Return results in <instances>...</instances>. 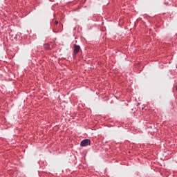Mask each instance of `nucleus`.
I'll return each mask as SVG.
<instances>
[{"label": "nucleus", "mask_w": 177, "mask_h": 177, "mask_svg": "<svg viewBox=\"0 0 177 177\" xmlns=\"http://www.w3.org/2000/svg\"><path fill=\"white\" fill-rule=\"evenodd\" d=\"M59 27H63V25L62 24H59Z\"/></svg>", "instance_id": "obj_6"}, {"label": "nucleus", "mask_w": 177, "mask_h": 177, "mask_svg": "<svg viewBox=\"0 0 177 177\" xmlns=\"http://www.w3.org/2000/svg\"><path fill=\"white\" fill-rule=\"evenodd\" d=\"M55 24H56V25L59 24V21H55Z\"/></svg>", "instance_id": "obj_4"}, {"label": "nucleus", "mask_w": 177, "mask_h": 177, "mask_svg": "<svg viewBox=\"0 0 177 177\" xmlns=\"http://www.w3.org/2000/svg\"><path fill=\"white\" fill-rule=\"evenodd\" d=\"M81 50V47L80 46L75 44L74 45V52H73V57H75L77 53Z\"/></svg>", "instance_id": "obj_1"}, {"label": "nucleus", "mask_w": 177, "mask_h": 177, "mask_svg": "<svg viewBox=\"0 0 177 177\" xmlns=\"http://www.w3.org/2000/svg\"><path fill=\"white\" fill-rule=\"evenodd\" d=\"M62 30H63V29H61V30H60V32H62Z\"/></svg>", "instance_id": "obj_8"}, {"label": "nucleus", "mask_w": 177, "mask_h": 177, "mask_svg": "<svg viewBox=\"0 0 177 177\" xmlns=\"http://www.w3.org/2000/svg\"><path fill=\"white\" fill-rule=\"evenodd\" d=\"M89 145H91V140L88 139L83 140L80 142V146H82V147H85V146H89Z\"/></svg>", "instance_id": "obj_2"}, {"label": "nucleus", "mask_w": 177, "mask_h": 177, "mask_svg": "<svg viewBox=\"0 0 177 177\" xmlns=\"http://www.w3.org/2000/svg\"><path fill=\"white\" fill-rule=\"evenodd\" d=\"M60 31V29L56 30L55 32H59Z\"/></svg>", "instance_id": "obj_5"}, {"label": "nucleus", "mask_w": 177, "mask_h": 177, "mask_svg": "<svg viewBox=\"0 0 177 177\" xmlns=\"http://www.w3.org/2000/svg\"><path fill=\"white\" fill-rule=\"evenodd\" d=\"M62 30H63V29H61V30H60V32H62Z\"/></svg>", "instance_id": "obj_7"}, {"label": "nucleus", "mask_w": 177, "mask_h": 177, "mask_svg": "<svg viewBox=\"0 0 177 177\" xmlns=\"http://www.w3.org/2000/svg\"><path fill=\"white\" fill-rule=\"evenodd\" d=\"M44 48H46L47 50H49L50 49V47L49 46L48 44H44Z\"/></svg>", "instance_id": "obj_3"}]
</instances>
